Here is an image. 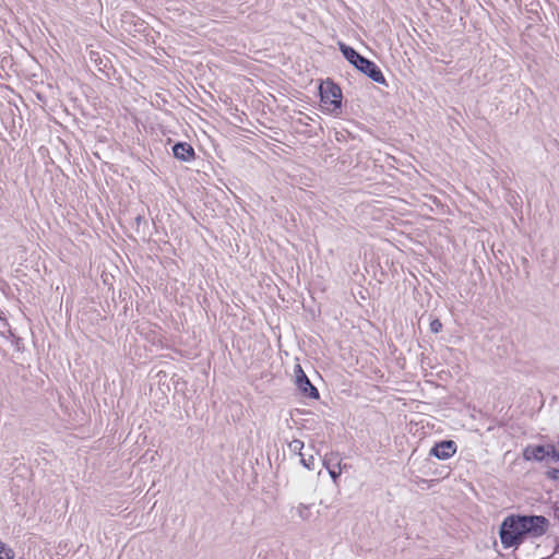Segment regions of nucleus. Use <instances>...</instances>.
<instances>
[{
	"label": "nucleus",
	"mask_w": 559,
	"mask_h": 559,
	"mask_svg": "<svg viewBox=\"0 0 559 559\" xmlns=\"http://www.w3.org/2000/svg\"><path fill=\"white\" fill-rule=\"evenodd\" d=\"M430 331L435 334L439 333L442 329V323L439 319H435L430 322Z\"/></svg>",
	"instance_id": "obj_12"
},
{
	"label": "nucleus",
	"mask_w": 559,
	"mask_h": 559,
	"mask_svg": "<svg viewBox=\"0 0 559 559\" xmlns=\"http://www.w3.org/2000/svg\"><path fill=\"white\" fill-rule=\"evenodd\" d=\"M338 47L343 57L358 71L367 75L373 82L388 86L382 71L373 61L361 56L353 47L347 46L344 43H338Z\"/></svg>",
	"instance_id": "obj_2"
},
{
	"label": "nucleus",
	"mask_w": 559,
	"mask_h": 559,
	"mask_svg": "<svg viewBox=\"0 0 559 559\" xmlns=\"http://www.w3.org/2000/svg\"><path fill=\"white\" fill-rule=\"evenodd\" d=\"M322 108L331 114L338 115L342 108V90L331 79H326L319 86Z\"/></svg>",
	"instance_id": "obj_3"
},
{
	"label": "nucleus",
	"mask_w": 559,
	"mask_h": 559,
	"mask_svg": "<svg viewBox=\"0 0 559 559\" xmlns=\"http://www.w3.org/2000/svg\"><path fill=\"white\" fill-rule=\"evenodd\" d=\"M324 465L326 467V469L329 471V474L330 476L335 480L340 475H341V466H340V462L336 463L335 465H331L330 463V460L329 459H325L324 460Z\"/></svg>",
	"instance_id": "obj_8"
},
{
	"label": "nucleus",
	"mask_w": 559,
	"mask_h": 559,
	"mask_svg": "<svg viewBox=\"0 0 559 559\" xmlns=\"http://www.w3.org/2000/svg\"><path fill=\"white\" fill-rule=\"evenodd\" d=\"M456 449V443L453 440H443L431 448L430 455L438 460H447L455 454Z\"/></svg>",
	"instance_id": "obj_5"
},
{
	"label": "nucleus",
	"mask_w": 559,
	"mask_h": 559,
	"mask_svg": "<svg viewBox=\"0 0 559 559\" xmlns=\"http://www.w3.org/2000/svg\"><path fill=\"white\" fill-rule=\"evenodd\" d=\"M143 221H144V218H143V216H142V215H138V216L135 217V223H136V225H138V226H139Z\"/></svg>",
	"instance_id": "obj_15"
},
{
	"label": "nucleus",
	"mask_w": 559,
	"mask_h": 559,
	"mask_svg": "<svg viewBox=\"0 0 559 559\" xmlns=\"http://www.w3.org/2000/svg\"><path fill=\"white\" fill-rule=\"evenodd\" d=\"M174 156L183 162H190L194 158L193 147L187 142H178L173 146Z\"/></svg>",
	"instance_id": "obj_6"
},
{
	"label": "nucleus",
	"mask_w": 559,
	"mask_h": 559,
	"mask_svg": "<svg viewBox=\"0 0 559 559\" xmlns=\"http://www.w3.org/2000/svg\"><path fill=\"white\" fill-rule=\"evenodd\" d=\"M298 514L299 516L302 519V520H308L309 519V508L306 506V504H300L298 507Z\"/></svg>",
	"instance_id": "obj_14"
},
{
	"label": "nucleus",
	"mask_w": 559,
	"mask_h": 559,
	"mask_svg": "<svg viewBox=\"0 0 559 559\" xmlns=\"http://www.w3.org/2000/svg\"><path fill=\"white\" fill-rule=\"evenodd\" d=\"M301 464L308 468V469H313V466H314V459L312 455H310L308 459H306L304 455L301 456V460H300Z\"/></svg>",
	"instance_id": "obj_13"
},
{
	"label": "nucleus",
	"mask_w": 559,
	"mask_h": 559,
	"mask_svg": "<svg viewBox=\"0 0 559 559\" xmlns=\"http://www.w3.org/2000/svg\"><path fill=\"white\" fill-rule=\"evenodd\" d=\"M14 550L0 540V558L14 559Z\"/></svg>",
	"instance_id": "obj_9"
},
{
	"label": "nucleus",
	"mask_w": 559,
	"mask_h": 559,
	"mask_svg": "<svg viewBox=\"0 0 559 559\" xmlns=\"http://www.w3.org/2000/svg\"><path fill=\"white\" fill-rule=\"evenodd\" d=\"M546 448H547V451L545 452L546 457H550L551 461L558 462L559 461V450H557L555 448V445H552V444H546Z\"/></svg>",
	"instance_id": "obj_11"
},
{
	"label": "nucleus",
	"mask_w": 559,
	"mask_h": 559,
	"mask_svg": "<svg viewBox=\"0 0 559 559\" xmlns=\"http://www.w3.org/2000/svg\"><path fill=\"white\" fill-rule=\"evenodd\" d=\"M20 342H21V338L17 337L16 342H15L17 349L20 348Z\"/></svg>",
	"instance_id": "obj_16"
},
{
	"label": "nucleus",
	"mask_w": 559,
	"mask_h": 559,
	"mask_svg": "<svg viewBox=\"0 0 559 559\" xmlns=\"http://www.w3.org/2000/svg\"><path fill=\"white\" fill-rule=\"evenodd\" d=\"M547 448L546 445L538 444V445H527L523 450V459L525 461H537L542 462L546 459V452Z\"/></svg>",
	"instance_id": "obj_7"
},
{
	"label": "nucleus",
	"mask_w": 559,
	"mask_h": 559,
	"mask_svg": "<svg viewBox=\"0 0 559 559\" xmlns=\"http://www.w3.org/2000/svg\"><path fill=\"white\" fill-rule=\"evenodd\" d=\"M295 373H296V384L299 391L307 397L310 399H319V391L318 389L310 382L304 370L301 369L300 365H296L295 367Z\"/></svg>",
	"instance_id": "obj_4"
},
{
	"label": "nucleus",
	"mask_w": 559,
	"mask_h": 559,
	"mask_svg": "<svg viewBox=\"0 0 559 559\" xmlns=\"http://www.w3.org/2000/svg\"><path fill=\"white\" fill-rule=\"evenodd\" d=\"M548 527L549 521L543 515L512 514L502 521L499 536L504 548L518 547L526 536L540 537Z\"/></svg>",
	"instance_id": "obj_1"
},
{
	"label": "nucleus",
	"mask_w": 559,
	"mask_h": 559,
	"mask_svg": "<svg viewBox=\"0 0 559 559\" xmlns=\"http://www.w3.org/2000/svg\"><path fill=\"white\" fill-rule=\"evenodd\" d=\"M288 448L293 453H296V454H299L300 456H302L301 451L304 449V442L301 440L294 439L293 441L289 442Z\"/></svg>",
	"instance_id": "obj_10"
}]
</instances>
